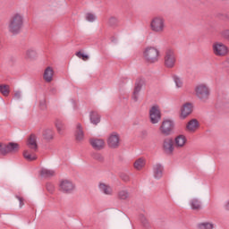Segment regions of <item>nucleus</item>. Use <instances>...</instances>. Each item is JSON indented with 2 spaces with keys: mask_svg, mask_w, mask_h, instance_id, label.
I'll list each match as a JSON object with an SVG mask.
<instances>
[{
  "mask_svg": "<svg viewBox=\"0 0 229 229\" xmlns=\"http://www.w3.org/2000/svg\"><path fill=\"white\" fill-rule=\"evenodd\" d=\"M22 26H24V16L21 13H14L9 21L8 28L10 33H13V35L21 33Z\"/></svg>",
  "mask_w": 229,
  "mask_h": 229,
  "instance_id": "nucleus-1",
  "label": "nucleus"
},
{
  "mask_svg": "<svg viewBox=\"0 0 229 229\" xmlns=\"http://www.w3.org/2000/svg\"><path fill=\"white\" fill-rule=\"evenodd\" d=\"M149 28L153 33H157V35L164 33V31H165V28H167L165 18L160 15L154 16L150 20Z\"/></svg>",
  "mask_w": 229,
  "mask_h": 229,
  "instance_id": "nucleus-2",
  "label": "nucleus"
},
{
  "mask_svg": "<svg viewBox=\"0 0 229 229\" xmlns=\"http://www.w3.org/2000/svg\"><path fill=\"white\" fill-rule=\"evenodd\" d=\"M160 58V50L155 47H147L143 50V59L147 64H157Z\"/></svg>",
  "mask_w": 229,
  "mask_h": 229,
  "instance_id": "nucleus-3",
  "label": "nucleus"
},
{
  "mask_svg": "<svg viewBox=\"0 0 229 229\" xmlns=\"http://www.w3.org/2000/svg\"><path fill=\"white\" fill-rule=\"evenodd\" d=\"M196 98L202 103H207L210 98V88L205 83L197 84L194 88Z\"/></svg>",
  "mask_w": 229,
  "mask_h": 229,
  "instance_id": "nucleus-4",
  "label": "nucleus"
},
{
  "mask_svg": "<svg viewBox=\"0 0 229 229\" xmlns=\"http://www.w3.org/2000/svg\"><path fill=\"white\" fill-rule=\"evenodd\" d=\"M212 52L215 56H227L229 48L226 45L221 42H215L212 45Z\"/></svg>",
  "mask_w": 229,
  "mask_h": 229,
  "instance_id": "nucleus-5",
  "label": "nucleus"
},
{
  "mask_svg": "<svg viewBox=\"0 0 229 229\" xmlns=\"http://www.w3.org/2000/svg\"><path fill=\"white\" fill-rule=\"evenodd\" d=\"M148 118L151 124H158L162 120V112L158 106H153L148 111Z\"/></svg>",
  "mask_w": 229,
  "mask_h": 229,
  "instance_id": "nucleus-6",
  "label": "nucleus"
},
{
  "mask_svg": "<svg viewBox=\"0 0 229 229\" xmlns=\"http://www.w3.org/2000/svg\"><path fill=\"white\" fill-rule=\"evenodd\" d=\"M174 130V122L171 119H165L159 127L160 133L162 135H165V137H168V135H171Z\"/></svg>",
  "mask_w": 229,
  "mask_h": 229,
  "instance_id": "nucleus-7",
  "label": "nucleus"
},
{
  "mask_svg": "<svg viewBox=\"0 0 229 229\" xmlns=\"http://www.w3.org/2000/svg\"><path fill=\"white\" fill-rule=\"evenodd\" d=\"M174 65H176V55L173 49H168L165 54V66L166 69H174Z\"/></svg>",
  "mask_w": 229,
  "mask_h": 229,
  "instance_id": "nucleus-8",
  "label": "nucleus"
},
{
  "mask_svg": "<svg viewBox=\"0 0 229 229\" xmlns=\"http://www.w3.org/2000/svg\"><path fill=\"white\" fill-rule=\"evenodd\" d=\"M162 151L165 155H173L174 153V140L172 138H165L162 142Z\"/></svg>",
  "mask_w": 229,
  "mask_h": 229,
  "instance_id": "nucleus-9",
  "label": "nucleus"
},
{
  "mask_svg": "<svg viewBox=\"0 0 229 229\" xmlns=\"http://www.w3.org/2000/svg\"><path fill=\"white\" fill-rule=\"evenodd\" d=\"M107 146L111 149H117L121 146V136L117 132H112L107 138Z\"/></svg>",
  "mask_w": 229,
  "mask_h": 229,
  "instance_id": "nucleus-10",
  "label": "nucleus"
},
{
  "mask_svg": "<svg viewBox=\"0 0 229 229\" xmlns=\"http://www.w3.org/2000/svg\"><path fill=\"white\" fill-rule=\"evenodd\" d=\"M76 186L70 180H63L59 183V191L64 194H71Z\"/></svg>",
  "mask_w": 229,
  "mask_h": 229,
  "instance_id": "nucleus-11",
  "label": "nucleus"
},
{
  "mask_svg": "<svg viewBox=\"0 0 229 229\" xmlns=\"http://www.w3.org/2000/svg\"><path fill=\"white\" fill-rule=\"evenodd\" d=\"M89 144L93 149L96 151H101L105 149V140L99 138H91L89 139Z\"/></svg>",
  "mask_w": 229,
  "mask_h": 229,
  "instance_id": "nucleus-12",
  "label": "nucleus"
},
{
  "mask_svg": "<svg viewBox=\"0 0 229 229\" xmlns=\"http://www.w3.org/2000/svg\"><path fill=\"white\" fill-rule=\"evenodd\" d=\"M144 85V79H138L135 83L134 90L132 93V100L139 101V94L142 90V86Z\"/></svg>",
  "mask_w": 229,
  "mask_h": 229,
  "instance_id": "nucleus-13",
  "label": "nucleus"
},
{
  "mask_svg": "<svg viewBox=\"0 0 229 229\" xmlns=\"http://www.w3.org/2000/svg\"><path fill=\"white\" fill-rule=\"evenodd\" d=\"M144 85V79H138L135 83L134 90L132 93V100L139 101V94L142 90V86Z\"/></svg>",
  "mask_w": 229,
  "mask_h": 229,
  "instance_id": "nucleus-14",
  "label": "nucleus"
},
{
  "mask_svg": "<svg viewBox=\"0 0 229 229\" xmlns=\"http://www.w3.org/2000/svg\"><path fill=\"white\" fill-rule=\"evenodd\" d=\"M76 142H82L85 140V131H83V126L81 123H77L74 133Z\"/></svg>",
  "mask_w": 229,
  "mask_h": 229,
  "instance_id": "nucleus-15",
  "label": "nucleus"
},
{
  "mask_svg": "<svg viewBox=\"0 0 229 229\" xmlns=\"http://www.w3.org/2000/svg\"><path fill=\"white\" fill-rule=\"evenodd\" d=\"M192 114V104L186 103L181 108V119H185Z\"/></svg>",
  "mask_w": 229,
  "mask_h": 229,
  "instance_id": "nucleus-16",
  "label": "nucleus"
},
{
  "mask_svg": "<svg viewBox=\"0 0 229 229\" xmlns=\"http://www.w3.org/2000/svg\"><path fill=\"white\" fill-rule=\"evenodd\" d=\"M190 207L191 210H194L195 212H199V210L203 209V203L199 199L193 198L190 200Z\"/></svg>",
  "mask_w": 229,
  "mask_h": 229,
  "instance_id": "nucleus-17",
  "label": "nucleus"
},
{
  "mask_svg": "<svg viewBox=\"0 0 229 229\" xmlns=\"http://www.w3.org/2000/svg\"><path fill=\"white\" fill-rule=\"evenodd\" d=\"M53 76H55V70L53 67L47 66L43 73V79L47 83H51L53 81Z\"/></svg>",
  "mask_w": 229,
  "mask_h": 229,
  "instance_id": "nucleus-18",
  "label": "nucleus"
},
{
  "mask_svg": "<svg viewBox=\"0 0 229 229\" xmlns=\"http://www.w3.org/2000/svg\"><path fill=\"white\" fill-rule=\"evenodd\" d=\"M98 189L102 194H105L106 196H112L114 194V190L105 182H99L98 183Z\"/></svg>",
  "mask_w": 229,
  "mask_h": 229,
  "instance_id": "nucleus-19",
  "label": "nucleus"
},
{
  "mask_svg": "<svg viewBox=\"0 0 229 229\" xmlns=\"http://www.w3.org/2000/svg\"><path fill=\"white\" fill-rule=\"evenodd\" d=\"M153 174H154V178H156V180H160V178H162V176H164V166H162L161 164H156L153 166Z\"/></svg>",
  "mask_w": 229,
  "mask_h": 229,
  "instance_id": "nucleus-20",
  "label": "nucleus"
},
{
  "mask_svg": "<svg viewBox=\"0 0 229 229\" xmlns=\"http://www.w3.org/2000/svg\"><path fill=\"white\" fill-rule=\"evenodd\" d=\"M27 146L33 151H37L38 146L37 145V136L35 134H31L27 141Z\"/></svg>",
  "mask_w": 229,
  "mask_h": 229,
  "instance_id": "nucleus-21",
  "label": "nucleus"
},
{
  "mask_svg": "<svg viewBox=\"0 0 229 229\" xmlns=\"http://www.w3.org/2000/svg\"><path fill=\"white\" fill-rule=\"evenodd\" d=\"M187 143V138L184 135H178L174 139V146L175 148H183Z\"/></svg>",
  "mask_w": 229,
  "mask_h": 229,
  "instance_id": "nucleus-22",
  "label": "nucleus"
},
{
  "mask_svg": "<svg viewBox=\"0 0 229 229\" xmlns=\"http://www.w3.org/2000/svg\"><path fill=\"white\" fill-rule=\"evenodd\" d=\"M25 58L27 60H37L38 58V53L35 48H29L25 53Z\"/></svg>",
  "mask_w": 229,
  "mask_h": 229,
  "instance_id": "nucleus-23",
  "label": "nucleus"
},
{
  "mask_svg": "<svg viewBox=\"0 0 229 229\" xmlns=\"http://www.w3.org/2000/svg\"><path fill=\"white\" fill-rule=\"evenodd\" d=\"M198 128H199V123L196 119L191 120L186 125V130L188 131H195Z\"/></svg>",
  "mask_w": 229,
  "mask_h": 229,
  "instance_id": "nucleus-24",
  "label": "nucleus"
},
{
  "mask_svg": "<svg viewBox=\"0 0 229 229\" xmlns=\"http://www.w3.org/2000/svg\"><path fill=\"white\" fill-rule=\"evenodd\" d=\"M23 157L25 160H28V162H33V160H37V154H35V150H24Z\"/></svg>",
  "mask_w": 229,
  "mask_h": 229,
  "instance_id": "nucleus-25",
  "label": "nucleus"
},
{
  "mask_svg": "<svg viewBox=\"0 0 229 229\" xmlns=\"http://www.w3.org/2000/svg\"><path fill=\"white\" fill-rule=\"evenodd\" d=\"M89 120L91 124L98 125L101 123V115L98 112H91L89 114Z\"/></svg>",
  "mask_w": 229,
  "mask_h": 229,
  "instance_id": "nucleus-26",
  "label": "nucleus"
},
{
  "mask_svg": "<svg viewBox=\"0 0 229 229\" xmlns=\"http://www.w3.org/2000/svg\"><path fill=\"white\" fill-rule=\"evenodd\" d=\"M173 81L175 84L176 89H183V78L180 75L174 74L172 76Z\"/></svg>",
  "mask_w": 229,
  "mask_h": 229,
  "instance_id": "nucleus-27",
  "label": "nucleus"
},
{
  "mask_svg": "<svg viewBox=\"0 0 229 229\" xmlns=\"http://www.w3.org/2000/svg\"><path fill=\"white\" fill-rule=\"evenodd\" d=\"M134 168L137 169V171H140L146 165V158L144 157H139L136 159L133 163Z\"/></svg>",
  "mask_w": 229,
  "mask_h": 229,
  "instance_id": "nucleus-28",
  "label": "nucleus"
},
{
  "mask_svg": "<svg viewBox=\"0 0 229 229\" xmlns=\"http://www.w3.org/2000/svg\"><path fill=\"white\" fill-rule=\"evenodd\" d=\"M55 170L47 169V168H41L40 175L43 178H51V176H55Z\"/></svg>",
  "mask_w": 229,
  "mask_h": 229,
  "instance_id": "nucleus-29",
  "label": "nucleus"
},
{
  "mask_svg": "<svg viewBox=\"0 0 229 229\" xmlns=\"http://www.w3.org/2000/svg\"><path fill=\"white\" fill-rule=\"evenodd\" d=\"M55 128L57 130V132L62 135V133H64V131H65V123H64L62 120L60 119H56L55 120Z\"/></svg>",
  "mask_w": 229,
  "mask_h": 229,
  "instance_id": "nucleus-30",
  "label": "nucleus"
},
{
  "mask_svg": "<svg viewBox=\"0 0 229 229\" xmlns=\"http://www.w3.org/2000/svg\"><path fill=\"white\" fill-rule=\"evenodd\" d=\"M43 137L45 140H53L55 137V131H53V129H45L43 131Z\"/></svg>",
  "mask_w": 229,
  "mask_h": 229,
  "instance_id": "nucleus-31",
  "label": "nucleus"
},
{
  "mask_svg": "<svg viewBox=\"0 0 229 229\" xmlns=\"http://www.w3.org/2000/svg\"><path fill=\"white\" fill-rule=\"evenodd\" d=\"M19 151V145L17 143H7V155L10 153H17Z\"/></svg>",
  "mask_w": 229,
  "mask_h": 229,
  "instance_id": "nucleus-32",
  "label": "nucleus"
},
{
  "mask_svg": "<svg viewBox=\"0 0 229 229\" xmlns=\"http://www.w3.org/2000/svg\"><path fill=\"white\" fill-rule=\"evenodd\" d=\"M215 225L212 222H200L197 225V229H214Z\"/></svg>",
  "mask_w": 229,
  "mask_h": 229,
  "instance_id": "nucleus-33",
  "label": "nucleus"
},
{
  "mask_svg": "<svg viewBox=\"0 0 229 229\" xmlns=\"http://www.w3.org/2000/svg\"><path fill=\"white\" fill-rule=\"evenodd\" d=\"M0 92L5 98H8V96H10V86L6 85V84H1L0 85Z\"/></svg>",
  "mask_w": 229,
  "mask_h": 229,
  "instance_id": "nucleus-34",
  "label": "nucleus"
},
{
  "mask_svg": "<svg viewBox=\"0 0 229 229\" xmlns=\"http://www.w3.org/2000/svg\"><path fill=\"white\" fill-rule=\"evenodd\" d=\"M118 198L119 199H128V198H130V192L126 190H121L118 192Z\"/></svg>",
  "mask_w": 229,
  "mask_h": 229,
  "instance_id": "nucleus-35",
  "label": "nucleus"
},
{
  "mask_svg": "<svg viewBox=\"0 0 229 229\" xmlns=\"http://www.w3.org/2000/svg\"><path fill=\"white\" fill-rule=\"evenodd\" d=\"M85 19L88 21V22H94L98 19L96 14L94 13H87L85 14Z\"/></svg>",
  "mask_w": 229,
  "mask_h": 229,
  "instance_id": "nucleus-36",
  "label": "nucleus"
},
{
  "mask_svg": "<svg viewBox=\"0 0 229 229\" xmlns=\"http://www.w3.org/2000/svg\"><path fill=\"white\" fill-rule=\"evenodd\" d=\"M0 155H8V144L0 143Z\"/></svg>",
  "mask_w": 229,
  "mask_h": 229,
  "instance_id": "nucleus-37",
  "label": "nucleus"
},
{
  "mask_svg": "<svg viewBox=\"0 0 229 229\" xmlns=\"http://www.w3.org/2000/svg\"><path fill=\"white\" fill-rule=\"evenodd\" d=\"M140 221H141L142 225L145 228H149V221L148 220V218H146V216H140Z\"/></svg>",
  "mask_w": 229,
  "mask_h": 229,
  "instance_id": "nucleus-38",
  "label": "nucleus"
},
{
  "mask_svg": "<svg viewBox=\"0 0 229 229\" xmlns=\"http://www.w3.org/2000/svg\"><path fill=\"white\" fill-rule=\"evenodd\" d=\"M76 56L78 58H81V60H83L84 62H87V60H89V55L81 53V52H77L76 53Z\"/></svg>",
  "mask_w": 229,
  "mask_h": 229,
  "instance_id": "nucleus-39",
  "label": "nucleus"
},
{
  "mask_svg": "<svg viewBox=\"0 0 229 229\" xmlns=\"http://www.w3.org/2000/svg\"><path fill=\"white\" fill-rule=\"evenodd\" d=\"M47 191L50 192V194H53L55 192V185L53 183H47Z\"/></svg>",
  "mask_w": 229,
  "mask_h": 229,
  "instance_id": "nucleus-40",
  "label": "nucleus"
},
{
  "mask_svg": "<svg viewBox=\"0 0 229 229\" xmlns=\"http://www.w3.org/2000/svg\"><path fill=\"white\" fill-rule=\"evenodd\" d=\"M93 157L95 160H98V162H103V160H105V157H103V155L99 153L94 154Z\"/></svg>",
  "mask_w": 229,
  "mask_h": 229,
  "instance_id": "nucleus-41",
  "label": "nucleus"
},
{
  "mask_svg": "<svg viewBox=\"0 0 229 229\" xmlns=\"http://www.w3.org/2000/svg\"><path fill=\"white\" fill-rule=\"evenodd\" d=\"M221 37L229 41V30H225L221 32Z\"/></svg>",
  "mask_w": 229,
  "mask_h": 229,
  "instance_id": "nucleus-42",
  "label": "nucleus"
},
{
  "mask_svg": "<svg viewBox=\"0 0 229 229\" xmlns=\"http://www.w3.org/2000/svg\"><path fill=\"white\" fill-rule=\"evenodd\" d=\"M16 198L20 202V208H22V207H24V199L19 195H16Z\"/></svg>",
  "mask_w": 229,
  "mask_h": 229,
  "instance_id": "nucleus-43",
  "label": "nucleus"
},
{
  "mask_svg": "<svg viewBox=\"0 0 229 229\" xmlns=\"http://www.w3.org/2000/svg\"><path fill=\"white\" fill-rule=\"evenodd\" d=\"M21 96H22V93L21 92V90H14L15 99H21Z\"/></svg>",
  "mask_w": 229,
  "mask_h": 229,
  "instance_id": "nucleus-44",
  "label": "nucleus"
},
{
  "mask_svg": "<svg viewBox=\"0 0 229 229\" xmlns=\"http://www.w3.org/2000/svg\"><path fill=\"white\" fill-rule=\"evenodd\" d=\"M121 178L123 182H130V175L127 174H122Z\"/></svg>",
  "mask_w": 229,
  "mask_h": 229,
  "instance_id": "nucleus-45",
  "label": "nucleus"
},
{
  "mask_svg": "<svg viewBox=\"0 0 229 229\" xmlns=\"http://www.w3.org/2000/svg\"><path fill=\"white\" fill-rule=\"evenodd\" d=\"M225 210H229V200L225 205Z\"/></svg>",
  "mask_w": 229,
  "mask_h": 229,
  "instance_id": "nucleus-46",
  "label": "nucleus"
}]
</instances>
